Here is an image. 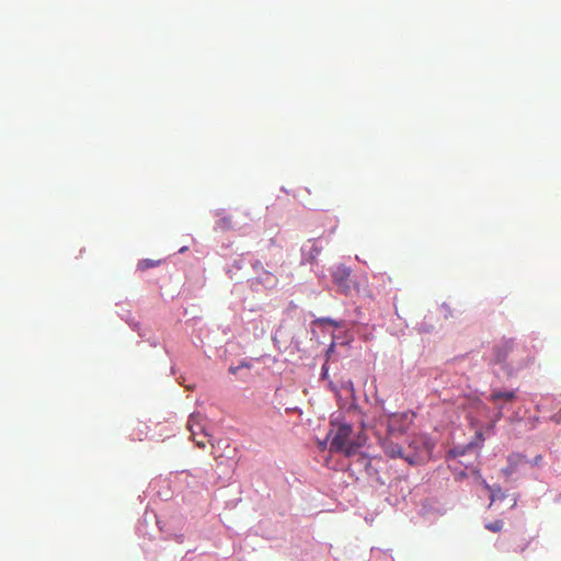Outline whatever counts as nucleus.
<instances>
[{
    "label": "nucleus",
    "instance_id": "obj_1",
    "mask_svg": "<svg viewBox=\"0 0 561 561\" xmlns=\"http://www.w3.org/2000/svg\"><path fill=\"white\" fill-rule=\"evenodd\" d=\"M434 444L423 434L410 437L409 445L404 449V460L410 465H419L431 458Z\"/></svg>",
    "mask_w": 561,
    "mask_h": 561
},
{
    "label": "nucleus",
    "instance_id": "obj_2",
    "mask_svg": "<svg viewBox=\"0 0 561 561\" xmlns=\"http://www.w3.org/2000/svg\"><path fill=\"white\" fill-rule=\"evenodd\" d=\"M353 428L348 424H340L331 440L330 450L342 453L346 457L356 455L360 444L351 438Z\"/></svg>",
    "mask_w": 561,
    "mask_h": 561
},
{
    "label": "nucleus",
    "instance_id": "obj_3",
    "mask_svg": "<svg viewBox=\"0 0 561 561\" xmlns=\"http://www.w3.org/2000/svg\"><path fill=\"white\" fill-rule=\"evenodd\" d=\"M413 420L414 413L412 412L390 414L387 420L388 434L390 436L404 434L410 428Z\"/></svg>",
    "mask_w": 561,
    "mask_h": 561
},
{
    "label": "nucleus",
    "instance_id": "obj_4",
    "mask_svg": "<svg viewBox=\"0 0 561 561\" xmlns=\"http://www.w3.org/2000/svg\"><path fill=\"white\" fill-rule=\"evenodd\" d=\"M351 270L345 265H339L332 273L334 284H336L341 291L347 293L350 289Z\"/></svg>",
    "mask_w": 561,
    "mask_h": 561
},
{
    "label": "nucleus",
    "instance_id": "obj_5",
    "mask_svg": "<svg viewBox=\"0 0 561 561\" xmlns=\"http://www.w3.org/2000/svg\"><path fill=\"white\" fill-rule=\"evenodd\" d=\"M381 447L385 454L390 458H402L404 459V448L394 443L391 438H385L381 440Z\"/></svg>",
    "mask_w": 561,
    "mask_h": 561
},
{
    "label": "nucleus",
    "instance_id": "obj_6",
    "mask_svg": "<svg viewBox=\"0 0 561 561\" xmlns=\"http://www.w3.org/2000/svg\"><path fill=\"white\" fill-rule=\"evenodd\" d=\"M203 416L201 414H191L187 421V430L191 432L192 439H195L197 435V430L203 432L204 427L202 424Z\"/></svg>",
    "mask_w": 561,
    "mask_h": 561
},
{
    "label": "nucleus",
    "instance_id": "obj_7",
    "mask_svg": "<svg viewBox=\"0 0 561 561\" xmlns=\"http://www.w3.org/2000/svg\"><path fill=\"white\" fill-rule=\"evenodd\" d=\"M524 457L522 455H518V454H513V455H510L507 460H508V467L504 468L503 469V472L506 474V476H511L516 467L523 461Z\"/></svg>",
    "mask_w": 561,
    "mask_h": 561
},
{
    "label": "nucleus",
    "instance_id": "obj_8",
    "mask_svg": "<svg viewBox=\"0 0 561 561\" xmlns=\"http://www.w3.org/2000/svg\"><path fill=\"white\" fill-rule=\"evenodd\" d=\"M500 399H503L505 401H512L515 399V392L514 391H494L490 396V400L497 401Z\"/></svg>",
    "mask_w": 561,
    "mask_h": 561
},
{
    "label": "nucleus",
    "instance_id": "obj_9",
    "mask_svg": "<svg viewBox=\"0 0 561 561\" xmlns=\"http://www.w3.org/2000/svg\"><path fill=\"white\" fill-rule=\"evenodd\" d=\"M259 280L262 284H264L265 286H270V287L275 286L277 283V278L271 272H267V271H264L262 273V276L259 278Z\"/></svg>",
    "mask_w": 561,
    "mask_h": 561
},
{
    "label": "nucleus",
    "instance_id": "obj_10",
    "mask_svg": "<svg viewBox=\"0 0 561 561\" xmlns=\"http://www.w3.org/2000/svg\"><path fill=\"white\" fill-rule=\"evenodd\" d=\"M503 526H504V523L501 519H495L493 522H489V523L485 524V528L488 530L492 531V533H500V531H502Z\"/></svg>",
    "mask_w": 561,
    "mask_h": 561
},
{
    "label": "nucleus",
    "instance_id": "obj_11",
    "mask_svg": "<svg viewBox=\"0 0 561 561\" xmlns=\"http://www.w3.org/2000/svg\"><path fill=\"white\" fill-rule=\"evenodd\" d=\"M159 263H160V261H153V260L145 259V260H141V261L138 262L137 267L140 271H146L148 268L157 266Z\"/></svg>",
    "mask_w": 561,
    "mask_h": 561
},
{
    "label": "nucleus",
    "instance_id": "obj_12",
    "mask_svg": "<svg viewBox=\"0 0 561 561\" xmlns=\"http://www.w3.org/2000/svg\"><path fill=\"white\" fill-rule=\"evenodd\" d=\"M482 484L483 486L490 491V497H491V504L495 501L496 496H497V493H501V488L500 486H491L489 485L484 480L482 481Z\"/></svg>",
    "mask_w": 561,
    "mask_h": 561
},
{
    "label": "nucleus",
    "instance_id": "obj_13",
    "mask_svg": "<svg viewBox=\"0 0 561 561\" xmlns=\"http://www.w3.org/2000/svg\"><path fill=\"white\" fill-rule=\"evenodd\" d=\"M529 541L526 540V539H523V541L520 543H518L515 548H514V551L515 552H524L528 546Z\"/></svg>",
    "mask_w": 561,
    "mask_h": 561
},
{
    "label": "nucleus",
    "instance_id": "obj_14",
    "mask_svg": "<svg viewBox=\"0 0 561 561\" xmlns=\"http://www.w3.org/2000/svg\"><path fill=\"white\" fill-rule=\"evenodd\" d=\"M252 267L253 270L256 272V273H263L265 270H264V266H263V263L261 261H255L253 264H252Z\"/></svg>",
    "mask_w": 561,
    "mask_h": 561
},
{
    "label": "nucleus",
    "instance_id": "obj_15",
    "mask_svg": "<svg viewBox=\"0 0 561 561\" xmlns=\"http://www.w3.org/2000/svg\"><path fill=\"white\" fill-rule=\"evenodd\" d=\"M218 226L221 228V229H226V228H229L230 227V219L229 218H222L218 221Z\"/></svg>",
    "mask_w": 561,
    "mask_h": 561
},
{
    "label": "nucleus",
    "instance_id": "obj_16",
    "mask_svg": "<svg viewBox=\"0 0 561 561\" xmlns=\"http://www.w3.org/2000/svg\"><path fill=\"white\" fill-rule=\"evenodd\" d=\"M196 445L199 447V448H205L206 447V440H204L203 438H199V439H193Z\"/></svg>",
    "mask_w": 561,
    "mask_h": 561
},
{
    "label": "nucleus",
    "instance_id": "obj_17",
    "mask_svg": "<svg viewBox=\"0 0 561 561\" xmlns=\"http://www.w3.org/2000/svg\"><path fill=\"white\" fill-rule=\"evenodd\" d=\"M344 387H345L346 389H348L350 391H354V386H353L352 380L346 381V382L344 383Z\"/></svg>",
    "mask_w": 561,
    "mask_h": 561
},
{
    "label": "nucleus",
    "instance_id": "obj_18",
    "mask_svg": "<svg viewBox=\"0 0 561 561\" xmlns=\"http://www.w3.org/2000/svg\"><path fill=\"white\" fill-rule=\"evenodd\" d=\"M462 454H463V451L462 450H458L457 448L450 450V455H453L455 457L459 456V455H462Z\"/></svg>",
    "mask_w": 561,
    "mask_h": 561
},
{
    "label": "nucleus",
    "instance_id": "obj_19",
    "mask_svg": "<svg viewBox=\"0 0 561 561\" xmlns=\"http://www.w3.org/2000/svg\"><path fill=\"white\" fill-rule=\"evenodd\" d=\"M239 368H240L239 366H237V367H232V366H231V367L229 368V371H230L231 374H233V375H234V374H237V371L239 370Z\"/></svg>",
    "mask_w": 561,
    "mask_h": 561
},
{
    "label": "nucleus",
    "instance_id": "obj_20",
    "mask_svg": "<svg viewBox=\"0 0 561 561\" xmlns=\"http://www.w3.org/2000/svg\"><path fill=\"white\" fill-rule=\"evenodd\" d=\"M476 436H477V439H478L480 443H482V442L484 440L482 433L478 432Z\"/></svg>",
    "mask_w": 561,
    "mask_h": 561
},
{
    "label": "nucleus",
    "instance_id": "obj_21",
    "mask_svg": "<svg viewBox=\"0 0 561 561\" xmlns=\"http://www.w3.org/2000/svg\"><path fill=\"white\" fill-rule=\"evenodd\" d=\"M327 376H328V369H327V367H325V366H323V367H322V377H323V378H327Z\"/></svg>",
    "mask_w": 561,
    "mask_h": 561
},
{
    "label": "nucleus",
    "instance_id": "obj_22",
    "mask_svg": "<svg viewBox=\"0 0 561 561\" xmlns=\"http://www.w3.org/2000/svg\"><path fill=\"white\" fill-rule=\"evenodd\" d=\"M541 460V456H537L535 459H534V463L535 465H538Z\"/></svg>",
    "mask_w": 561,
    "mask_h": 561
},
{
    "label": "nucleus",
    "instance_id": "obj_23",
    "mask_svg": "<svg viewBox=\"0 0 561 561\" xmlns=\"http://www.w3.org/2000/svg\"><path fill=\"white\" fill-rule=\"evenodd\" d=\"M329 387L333 390V391H336L334 385L332 382H330Z\"/></svg>",
    "mask_w": 561,
    "mask_h": 561
},
{
    "label": "nucleus",
    "instance_id": "obj_24",
    "mask_svg": "<svg viewBox=\"0 0 561 561\" xmlns=\"http://www.w3.org/2000/svg\"><path fill=\"white\" fill-rule=\"evenodd\" d=\"M473 445H474V443L471 442V443L468 444L467 448H471V447H473Z\"/></svg>",
    "mask_w": 561,
    "mask_h": 561
},
{
    "label": "nucleus",
    "instance_id": "obj_25",
    "mask_svg": "<svg viewBox=\"0 0 561 561\" xmlns=\"http://www.w3.org/2000/svg\"><path fill=\"white\" fill-rule=\"evenodd\" d=\"M239 367H248V364L242 363Z\"/></svg>",
    "mask_w": 561,
    "mask_h": 561
}]
</instances>
